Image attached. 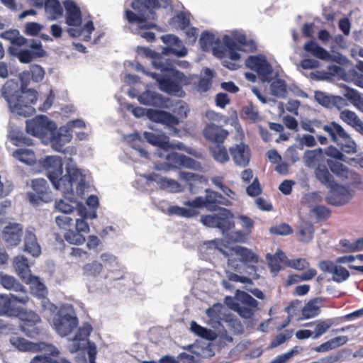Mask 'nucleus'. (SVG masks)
<instances>
[{"label":"nucleus","mask_w":363,"mask_h":363,"mask_svg":"<svg viewBox=\"0 0 363 363\" xmlns=\"http://www.w3.org/2000/svg\"><path fill=\"white\" fill-rule=\"evenodd\" d=\"M46 171L53 187L62 194H69L75 188L78 196H82L89 186L90 175L88 171L79 168L71 157L65 160V174H63V161L57 155L47 156L38 161Z\"/></svg>","instance_id":"f257e3e1"},{"label":"nucleus","mask_w":363,"mask_h":363,"mask_svg":"<svg viewBox=\"0 0 363 363\" xmlns=\"http://www.w3.org/2000/svg\"><path fill=\"white\" fill-rule=\"evenodd\" d=\"M199 43L204 51H211L218 58L229 57L232 60L240 58V52H252L257 48L256 43L247 40L241 30H233L229 34L223 35L222 40L209 32L201 33Z\"/></svg>","instance_id":"f03ea898"},{"label":"nucleus","mask_w":363,"mask_h":363,"mask_svg":"<svg viewBox=\"0 0 363 363\" xmlns=\"http://www.w3.org/2000/svg\"><path fill=\"white\" fill-rule=\"evenodd\" d=\"M138 52L139 54L152 58L151 62L154 67L163 72V74L146 72L145 69L140 65L136 66L135 69L137 70L146 73L155 79L162 91L179 97L183 96L184 91H182V85L187 84L188 82V78L184 73L175 69L172 63L169 60L164 59L150 49L138 48Z\"/></svg>","instance_id":"7ed1b4c3"},{"label":"nucleus","mask_w":363,"mask_h":363,"mask_svg":"<svg viewBox=\"0 0 363 363\" xmlns=\"http://www.w3.org/2000/svg\"><path fill=\"white\" fill-rule=\"evenodd\" d=\"M169 6L167 0H133V11L126 10L125 17L130 23V29L140 35L148 42L155 39V33L146 30L155 27V9H166Z\"/></svg>","instance_id":"20e7f679"},{"label":"nucleus","mask_w":363,"mask_h":363,"mask_svg":"<svg viewBox=\"0 0 363 363\" xmlns=\"http://www.w3.org/2000/svg\"><path fill=\"white\" fill-rule=\"evenodd\" d=\"M144 138L153 145L158 147L155 154L160 158L167 161L164 164H155V169L157 170H169L171 167H184L186 168L202 171V166L200 162L177 152H168L169 145V138L164 134L145 132Z\"/></svg>","instance_id":"39448f33"},{"label":"nucleus","mask_w":363,"mask_h":363,"mask_svg":"<svg viewBox=\"0 0 363 363\" xmlns=\"http://www.w3.org/2000/svg\"><path fill=\"white\" fill-rule=\"evenodd\" d=\"M19 79L21 82V90L11 94L7 91V87H4L3 96L12 113L26 117L35 112L32 104L36 101L38 93L34 89H26L32 79L30 70L20 73Z\"/></svg>","instance_id":"423d86ee"},{"label":"nucleus","mask_w":363,"mask_h":363,"mask_svg":"<svg viewBox=\"0 0 363 363\" xmlns=\"http://www.w3.org/2000/svg\"><path fill=\"white\" fill-rule=\"evenodd\" d=\"M42 310L45 315H52V328L61 337L69 335L78 325V318L71 304H63L57 311V306L49 300L41 301Z\"/></svg>","instance_id":"0eeeda50"},{"label":"nucleus","mask_w":363,"mask_h":363,"mask_svg":"<svg viewBox=\"0 0 363 363\" xmlns=\"http://www.w3.org/2000/svg\"><path fill=\"white\" fill-rule=\"evenodd\" d=\"M64 6L69 35L73 38H79L84 41L90 40L91 35L94 30L93 22L91 20L82 21L81 11L74 1H65Z\"/></svg>","instance_id":"6e6552de"},{"label":"nucleus","mask_w":363,"mask_h":363,"mask_svg":"<svg viewBox=\"0 0 363 363\" xmlns=\"http://www.w3.org/2000/svg\"><path fill=\"white\" fill-rule=\"evenodd\" d=\"M84 127L85 123L82 120L70 121L66 125L51 131V134L49 135V138L45 141V144L49 145L55 152L70 155H76L77 148L75 147H65V146L71 142L74 128H82Z\"/></svg>","instance_id":"1a4fd4ad"},{"label":"nucleus","mask_w":363,"mask_h":363,"mask_svg":"<svg viewBox=\"0 0 363 363\" xmlns=\"http://www.w3.org/2000/svg\"><path fill=\"white\" fill-rule=\"evenodd\" d=\"M220 242L211 240L203 244L201 250L206 248L211 250L218 251L228 258V266L238 270L242 263H257L258 257L251 250L241 246H235L227 250L220 247Z\"/></svg>","instance_id":"9d476101"},{"label":"nucleus","mask_w":363,"mask_h":363,"mask_svg":"<svg viewBox=\"0 0 363 363\" xmlns=\"http://www.w3.org/2000/svg\"><path fill=\"white\" fill-rule=\"evenodd\" d=\"M99 258L104 266V272L101 274V279L105 285H112L115 281L125 278V268L116 255L106 252L101 253Z\"/></svg>","instance_id":"9b49d317"},{"label":"nucleus","mask_w":363,"mask_h":363,"mask_svg":"<svg viewBox=\"0 0 363 363\" xmlns=\"http://www.w3.org/2000/svg\"><path fill=\"white\" fill-rule=\"evenodd\" d=\"M91 330V326L89 323H85L80 327L74 337L69 340L68 349L72 353L86 350L89 355V363H96L95 359L97 354L96 345L88 340Z\"/></svg>","instance_id":"f8f14e48"},{"label":"nucleus","mask_w":363,"mask_h":363,"mask_svg":"<svg viewBox=\"0 0 363 363\" xmlns=\"http://www.w3.org/2000/svg\"><path fill=\"white\" fill-rule=\"evenodd\" d=\"M127 108L128 111H131L135 117L140 118L147 115L150 120L169 126L174 135H178L179 130L174 128V125L178 124L179 121L170 113L155 109L146 110L141 107H134L130 104L127 105Z\"/></svg>","instance_id":"ddd939ff"},{"label":"nucleus","mask_w":363,"mask_h":363,"mask_svg":"<svg viewBox=\"0 0 363 363\" xmlns=\"http://www.w3.org/2000/svg\"><path fill=\"white\" fill-rule=\"evenodd\" d=\"M57 128L56 123L45 116H38L26 121V131L28 134L40 138L45 144L51 131Z\"/></svg>","instance_id":"4468645a"},{"label":"nucleus","mask_w":363,"mask_h":363,"mask_svg":"<svg viewBox=\"0 0 363 363\" xmlns=\"http://www.w3.org/2000/svg\"><path fill=\"white\" fill-rule=\"evenodd\" d=\"M9 50L11 55L16 57L22 63H29L35 57H43L44 54L40 42L33 39H26L23 45L9 48Z\"/></svg>","instance_id":"2eb2a0df"},{"label":"nucleus","mask_w":363,"mask_h":363,"mask_svg":"<svg viewBox=\"0 0 363 363\" xmlns=\"http://www.w3.org/2000/svg\"><path fill=\"white\" fill-rule=\"evenodd\" d=\"M10 342L16 349L22 352L44 351L54 357L58 356L60 354L57 348L52 345L45 342L34 343L18 336L11 337Z\"/></svg>","instance_id":"dca6fc26"},{"label":"nucleus","mask_w":363,"mask_h":363,"mask_svg":"<svg viewBox=\"0 0 363 363\" xmlns=\"http://www.w3.org/2000/svg\"><path fill=\"white\" fill-rule=\"evenodd\" d=\"M141 179L144 180L147 186H155V184L160 189L170 193H179L183 191L184 187L177 181L162 177L156 173L150 174H140Z\"/></svg>","instance_id":"f3484780"},{"label":"nucleus","mask_w":363,"mask_h":363,"mask_svg":"<svg viewBox=\"0 0 363 363\" xmlns=\"http://www.w3.org/2000/svg\"><path fill=\"white\" fill-rule=\"evenodd\" d=\"M193 205L199 208H206L208 211L216 210L217 205L230 206L232 202L220 194L211 189L206 190L205 196H197L193 199Z\"/></svg>","instance_id":"a211bd4d"},{"label":"nucleus","mask_w":363,"mask_h":363,"mask_svg":"<svg viewBox=\"0 0 363 363\" xmlns=\"http://www.w3.org/2000/svg\"><path fill=\"white\" fill-rule=\"evenodd\" d=\"M245 65L256 72L262 81L269 82L272 79L273 69L264 55L248 57L245 60Z\"/></svg>","instance_id":"6ab92c4d"},{"label":"nucleus","mask_w":363,"mask_h":363,"mask_svg":"<svg viewBox=\"0 0 363 363\" xmlns=\"http://www.w3.org/2000/svg\"><path fill=\"white\" fill-rule=\"evenodd\" d=\"M29 300L27 293L19 295H0V315L13 316L18 314V303L25 305Z\"/></svg>","instance_id":"aec40b11"},{"label":"nucleus","mask_w":363,"mask_h":363,"mask_svg":"<svg viewBox=\"0 0 363 363\" xmlns=\"http://www.w3.org/2000/svg\"><path fill=\"white\" fill-rule=\"evenodd\" d=\"M16 316L19 317L21 330L26 335L34 337L39 333L38 325L40 323V318L35 313L23 311L18 307V314Z\"/></svg>","instance_id":"412c9836"},{"label":"nucleus","mask_w":363,"mask_h":363,"mask_svg":"<svg viewBox=\"0 0 363 363\" xmlns=\"http://www.w3.org/2000/svg\"><path fill=\"white\" fill-rule=\"evenodd\" d=\"M191 354L187 352L180 353L178 359L182 363H194L198 361L199 357H207L213 354L211 347V344L196 343L189 346Z\"/></svg>","instance_id":"4be33fe9"},{"label":"nucleus","mask_w":363,"mask_h":363,"mask_svg":"<svg viewBox=\"0 0 363 363\" xmlns=\"http://www.w3.org/2000/svg\"><path fill=\"white\" fill-rule=\"evenodd\" d=\"M31 187L35 193H27V197L30 203L38 204L40 201L48 202L50 200L49 187L45 179H35L32 180Z\"/></svg>","instance_id":"5701e85b"},{"label":"nucleus","mask_w":363,"mask_h":363,"mask_svg":"<svg viewBox=\"0 0 363 363\" xmlns=\"http://www.w3.org/2000/svg\"><path fill=\"white\" fill-rule=\"evenodd\" d=\"M161 40L166 45L162 49L163 54H172L179 57H182L187 55V49L177 36L172 34L164 35L161 37Z\"/></svg>","instance_id":"b1692460"},{"label":"nucleus","mask_w":363,"mask_h":363,"mask_svg":"<svg viewBox=\"0 0 363 363\" xmlns=\"http://www.w3.org/2000/svg\"><path fill=\"white\" fill-rule=\"evenodd\" d=\"M237 299L240 303L236 312L243 318H250L257 307L258 302L245 291H237Z\"/></svg>","instance_id":"393cba45"},{"label":"nucleus","mask_w":363,"mask_h":363,"mask_svg":"<svg viewBox=\"0 0 363 363\" xmlns=\"http://www.w3.org/2000/svg\"><path fill=\"white\" fill-rule=\"evenodd\" d=\"M74 192H76L75 188L74 189L73 191L70 192L69 194H62L64 195V198L57 199L55 201V208L63 214L69 215L74 211H76L77 213L79 208L85 206L79 201L77 198H75L74 194ZM75 194H77V193Z\"/></svg>","instance_id":"a878e982"},{"label":"nucleus","mask_w":363,"mask_h":363,"mask_svg":"<svg viewBox=\"0 0 363 363\" xmlns=\"http://www.w3.org/2000/svg\"><path fill=\"white\" fill-rule=\"evenodd\" d=\"M318 265L323 272L331 274L333 280L336 282H342L350 277V272L335 262L324 260L320 262Z\"/></svg>","instance_id":"bb28decb"},{"label":"nucleus","mask_w":363,"mask_h":363,"mask_svg":"<svg viewBox=\"0 0 363 363\" xmlns=\"http://www.w3.org/2000/svg\"><path fill=\"white\" fill-rule=\"evenodd\" d=\"M353 196V192L347 187L335 184L331 187L327 201L332 205H344Z\"/></svg>","instance_id":"cd10ccee"},{"label":"nucleus","mask_w":363,"mask_h":363,"mask_svg":"<svg viewBox=\"0 0 363 363\" xmlns=\"http://www.w3.org/2000/svg\"><path fill=\"white\" fill-rule=\"evenodd\" d=\"M77 217L74 219V229L81 233H88L90 231L87 220H93L97 218L96 211L88 210L86 206H81L77 213Z\"/></svg>","instance_id":"c85d7f7f"},{"label":"nucleus","mask_w":363,"mask_h":363,"mask_svg":"<svg viewBox=\"0 0 363 363\" xmlns=\"http://www.w3.org/2000/svg\"><path fill=\"white\" fill-rule=\"evenodd\" d=\"M192 203L193 200H187L184 201V207L169 206L166 209L162 208V211L169 216L175 215L182 218H192L199 214V211Z\"/></svg>","instance_id":"c756f323"},{"label":"nucleus","mask_w":363,"mask_h":363,"mask_svg":"<svg viewBox=\"0 0 363 363\" xmlns=\"http://www.w3.org/2000/svg\"><path fill=\"white\" fill-rule=\"evenodd\" d=\"M23 228L21 225L10 223L2 230V238L9 246H16L21 240Z\"/></svg>","instance_id":"7c9ffc66"},{"label":"nucleus","mask_w":363,"mask_h":363,"mask_svg":"<svg viewBox=\"0 0 363 363\" xmlns=\"http://www.w3.org/2000/svg\"><path fill=\"white\" fill-rule=\"evenodd\" d=\"M304 50L310 52L312 55L323 60L335 61L341 62L346 59L342 55L333 56L325 49L323 48L314 41H309L304 45Z\"/></svg>","instance_id":"2f4dec72"},{"label":"nucleus","mask_w":363,"mask_h":363,"mask_svg":"<svg viewBox=\"0 0 363 363\" xmlns=\"http://www.w3.org/2000/svg\"><path fill=\"white\" fill-rule=\"evenodd\" d=\"M24 250L33 257H37L41 254V246L38 242L35 229L32 227L26 228L24 235Z\"/></svg>","instance_id":"473e14b6"},{"label":"nucleus","mask_w":363,"mask_h":363,"mask_svg":"<svg viewBox=\"0 0 363 363\" xmlns=\"http://www.w3.org/2000/svg\"><path fill=\"white\" fill-rule=\"evenodd\" d=\"M230 152L236 165L245 167L248 164L250 159L248 146L243 143L236 145L230 148Z\"/></svg>","instance_id":"72a5a7b5"},{"label":"nucleus","mask_w":363,"mask_h":363,"mask_svg":"<svg viewBox=\"0 0 363 363\" xmlns=\"http://www.w3.org/2000/svg\"><path fill=\"white\" fill-rule=\"evenodd\" d=\"M138 100L140 104L147 106L162 107L166 104V101L161 94L149 89L138 95Z\"/></svg>","instance_id":"f704fd0d"},{"label":"nucleus","mask_w":363,"mask_h":363,"mask_svg":"<svg viewBox=\"0 0 363 363\" xmlns=\"http://www.w3.org/2000/svg\"><path fill=\"white\" fill-rule=\"evenodd\" d=\"M228 133L213 123L208 124L203 130L205 138L215 143H223Z\"/></svg>","instance_id":"c9c22d12"},{"label":"nucleus","mask_w":363,"mask_h":363,"mask_svg":"<svg viewBox=\"0 0 363 363\" xmlns=\"http://www.w3.org/2000/svg\"><path fill=\"white\" fill-rule=\"evenodd\" d=\"M233 217V214L228 209L221 208L218 212L217 228L222 232L223 235H225L230 230L234 228Z\"/></svg>","instance_id":"e433bc0d"},{"label":"nucleus","mask_w":363,"mask_h":363,"mask_svg":"<svg viewBox=\"0 0 363 363\" xmlns=\"http://www.w3.org/2000/svg\"><path fill=\"white\" fill-rule=\"evenodd\" d=\"M13 267L16 272L22 281L29 280L32 274L30 273V264L26 257L23 255L15 257L13 259Z\"/></svg>","instance_id":"4c0bfd02"},{"label":"nucleus","mask_w":363,"mask_h":363,"mask_svg":"<svg viewBox=\"0 0 363 363\" xmlns=\"http://www.w3.org/2000/svg\"><path fill=\"white\" fill-rule=\"evenodd\" d=\"M340 118L363 135V121L354 111L345 109L340 113Z\"/></svg>","instance_id":"58836bf2"},{"label":"nucleus","mask_w":363,"mask_h":363,"mask_svg":"<svg viewBox=\"0 0 363 363\" xmlns=\"http://www.w3.org/2000/svg\"><path fill=\"white\" fill-rule=\"evenodd\" d=\"M83 275L89 278H96L97 280L104 284V281L101 279V274L104 272L102 263L97 260H94L86 263L82 267Z\"/></svg>","instance_id":"ea45409f"},{"label":"nucleus","mask_w":363,"mask_h":363,"mask_svg":"<svg viewBox=\"0 0 363 363\" xmlns=\"http://www.w3.org/2000/svg\"><path fill=\"white\" fill-rule=\"evenodd\" d=\"M323 130L328 133L330 140L335 143H340L344 136H347L346 130L336 122H331L323 126Z\"/></svg>","instance_id":"a19ab883"},{"label":"nucleus","mask_w":363,"mask_h":363,"mask_svg":"<svg viewBox=\"0 0 363 363\" xmlns=\"http://www.w3.org/2000/svg\"><path fill=\"white\" fill-rule=\"evenodd\" d=\"M47 18L56 20L62 16L63 9L59 0H46L43 3Z\"/></svg>","instance_id":"79ce46f5"},{"label":"nucleus","mask_w":363,"mask_h":363,"mask_svg":"<svg viewBox=\"0 0 363 363\" xmlns=\"http://www.w3.org/2000/svg\"><path fill=\"white\" fill-rule=\"evenodd\" d=\"M179 178L184 181L189 185V191L191 193H194V186L196 184H206L208 182V179L199 174L181 171L179 173Z\"/></svg>","instance_id":"37998d69"},{"label":"nucleus","mask_w":363,"mask_h":363,"mask_svg":"<svg viewBox=\"0 0 363 363\" xmlns=\"http://www.w3.org/2000/svg\"><path fill=\"white\" fill-rule=\"evenodd\" d=\"M328 164L333 173L340 178L347 179L351 177L356 182L359 177L357 174L350 172L345 165L340 162H335L329 160H328Z\"/></svg>","instance_id":"c03bdc74"},{"label":"nucleus","mask_w":363,"mask_h":363,"mask_svg":"<svg viewBox=\"0 0 363 363\" xmlns=\"http://www.w3.org/2000/svg\"><path fill=\"white\" fill-rule=\"evenodd\" d=\"M348 340L347 336L335 337L315 347L313 350L317 352H326L345 345Z\"/></svg>","instance_id":"a18cd8bd"},{"label":"nucleus","mask_w":363,"mask_h":363,"mask_svg":"<svg viewBox=\"0 0 363 363\" xmlns=\"http://www.w3.org/2000/svg\"><path fill=\"white\" fill-rule=\"evenodd\" d=\"M125 140H126L128 143H134L131 147L133 149V152H130V154L133 155V157L136 160L138 157H140L141 158L148 159L149 155L146 150L140 147L139 145L136 144V143L140 142V135L138 133H134L128 135L124 136Z\"/></svg>","instance_id":"49530a36"},{"label":"nucleus","mask_w":363,"mask_h":363,"mask_svg":"<svg viewBox=\"0 0 363 363\" xmlns=\"http://www.w3.org/2000/svg\"><path fill=\"white\" fill-rule=\"evenodd\" d=\"M13 157L27 165H33L36 163V157L34 152L28 148H19L12 153Z\"/></svg>","instance_id":"de8ad7c7"},{"label":"nucleus","mask_w":363,"mask_h":363,"mask_svg":"<svg viewBox=\"0 0 363 363\" xmlns=\"http://www.w3.org/2000/svg\"><path fill=\"white\" fill-rule=\"evenodd\" d=\"M297 234L300 242H311L314 234V229L312 223L305 220L301 221L298 225Z\"/></svg>","instance_id":"09e8293b"},{"label":"nucleus","mask_w":363,"mask_h":363,"mask_svg":"<svg viewBox=\"0 0 363 363\" xmlns=\"http://www.w3.org/2000/svg\"><path fill=\"white\" fill-rule=\"evenodd\" d=\"M323 159L322 149L318 148L313 150H307L303 155L305 164L311 168L320 165L319 162Z\"/></svg>","instance_id":"8fccbe9b"},{"label":"nucleus","mask_w":363,"mask_h":363,"mask_svg":"<svg viewBox=\"0 0 363 363\" xmlns=\"http://www.w3.org/2000/svg\"><path fill=\"white\" fill-rule=\"evenodd\" d=\"M29 284L31 292L38 298H45L48 294L47 289L44 284L40 281L38 277L31 276L29 280L24 281Z\"/></svg>","instance_id":"3c124183"},{"label":"nucleus","mask_w":363,"mask_h":363,"mask_svg":"<svg viewBox=\"0 0 363 363\" xmlns=\"http://www.w3.org/2000/svg\"><path fill=\"white\" fill-rule=\"evenodd\" d=\"M266 257L268 261L269 266L274 275H276L280 270L281 264H285V261L287 259L284 254L280 250H278L274 255L267 254Z\"/></svg>","instance_id":"603ef678"},{"label":"nucleus","mask_w":363,"mask_h":363,"mask_svg":"<svg viewBox=\"0 0 363 363\" xmlns=\"http://www.w3.org/2000/svg\"><path fill=\"white\" fill-rule=\"evenodd\" d=\"M0 281L3 287L6 289L20 292V294L26 293L24 287L13 277L0 274Z\"/></svg>","instance_id":"864d4df0"},{"label":"nucleus","mask_w":363,"mask_h":363,"mask_svg":"<svg viewBox=\"0 0 363 363\" xmlns=\"http://www.w3.org/2000/svg\"><path fill=\"white\" fill-rule=\"evenodd\" d=\"M321 306V300L315 298L310 301L302 308V315L304 318L308 319L313 318L320 313Z\"/></svg>","instance_id":"5fc2aeb1"},{"label":"nucleus","mask_w":363,"mask_h":363,"mask_svg":"<svg viewBox=\"0 0 363 363\" xmlns=\"http://www.w3.org/2000/svg\"><path fill=\"white\" fill-rule=\"evenodd\" d=\"M269 90L272 95L278 98L284 99L287 95V85L285 81L281 79L272 81Z\"/></svg>","instance_id":"6e6d98bb"},{"label":"nucleus","mask_w":363,"mask_h":363,"mask_svg":"<svg viewBox=\"0 0 363 363\" xmlns=\"http://www.w3.org/2000/svg\"><path fill=\"white\" fill-rule=\"evenodd\" d=\"M210 152L214 160L219 163L223 164L229 160L227 150L220 143L211 145L210 147Z\"/></svg>","instance_id":"4d7b16f0"},{"label":"nucleus","mask_w":363,"mask_h":363,"mask_svg":"<svg viewBox=\"0 0 363 363\" xmlns=\"http://www.w3.org/2000/svg\"><path fill=\"white\" fill-rule=\"evenodd\" d=\"M1 37L11 43L9 48L16 47L26 43V38L20 35L17 30L5 31L1 34Z\"/></svg>","instance_id":"13d9d810"},{"label":"nucleus","mask_w":363,"mask_h":363,"mask_svg":"<svg viewBox=\"0 0 363 363\" xmlns=\"http://www.w3.org/2000/svg\"><path fill=\"white\" fill-rule=\"evenodd\" d=\"M225 308L221 303H216L206 310V314L211 320L220 323L225 315Z\"/></svg>","instance_id":"bf43d9fd"},{"label":"nucleus","mask_w":363,"mask_h":363,"mask_svg":"<svg viewBox=\"0 0 363 363\" xmlns=\"http://www.w3.org/2000/svg\"><path fill=\"white\" fill-rule=\"evenodd\" d=\"M191 330L195 334L207 340H213L217 337L213 331L200 326L194 321L191 323Z\"/></svg>","instance_id":"052dcab7"},{"label":"nucleus","mask_w":363,"mask_h":363,"mask_svg":"<svg viewBox=\"0 0 363 363\" xmlns=\"http://www.w3.org/2000/svg\"><path fill=\"white\" fill-rule=\"evenodd\" d=\"M67 242L72 245H80L86 241L84 235L76 230L69 229L64 235Z\"/></svg>","instance_id":"680f3d73"},{"label":"nucleus","mask_w":363,"mask_h":363,"mask_svg":"<svg viewBox=\"0 0 363 363\" xmlns=\"http://www.w3.org/2000/svg\"><path fill=\"white\" fill-rule=\"evenodd\" d=\"M337 145H340L341 150L347 154L355 153L357 152V144L348 133H347V136H344L340 143H337Z\"/></svg>","instance_id":"e2e57ef3"},{"label":"nucleus","mask_w":363,"mask_h":363,"mask_svg":"<svg viewBox=\"0 0 363 363\" xmlns=\"http://www.w3.org/2000/svg\"><path fill=\"white\" fill-rule=\"evenodd\" d=\"M345 96L351 101L353 106L359 111L363 113V95H361L355 90H350Z\"/></svg>","instance_id":"0e129e2a"},{"label":"nucleus","mask_w":363,"mask_h":363,"mask_svg":"<svg viewBox=\"0 0 363 363\" xmlns=\"http://www.w3.org/2000/svg\"><path fill=\"white\" fill-rule=\"evenodd\" d=\"M316 274V270L314 269H308L303 272L301 275L293 274L289 277L287 283L292 284L301 281H308L313 279Z\"/></svg>","instance_id":"69168bd1"},{"label":"nucleus","mask_w":363,"mask_h":363,"mask_svg":"<svg viewBox=\"0 0 363 363\" xmlns=\"http://www.w3.org/2000/svg\"><path fill=\"white\" fill-rule=\"evenodd\" d=\"M317 179L325 185H330L333 177L324 165H318L315 169Z\"/></svg>","instance_id":"338daca9"},{"label":"nucleus","mask_w":363,"mask_h":363,"mask_svg":"<svg viewBox=\"0 0 363 363\" xmlns=\"http://www.w3.org/2000/svg\"><path fill=\"white\" fill-rule=\"evenodd\" d=\"M333 324L331 319L319 320L317 322L313 333V339H316L323 335Z\"/></svg>","instance_id":"774afa93"}]
</instances>
